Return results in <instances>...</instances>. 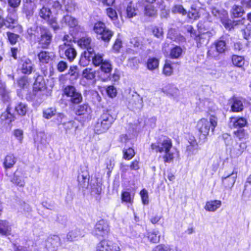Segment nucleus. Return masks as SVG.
Returning a JSON list of instances; mask_svg holds the SVG:
<instances>
[{"label": "nucleus", "instance_id": "20e7f679", "mask_svg": "<svg viewBox=\"0 0 251 251\" xmlns=\"http://www.w3.org/2000/svg\"><path fill=\"white\" fill-rule=\"evenodd\" d=\"M109 232L110 229L107 222L101 220L96 224L92 231V234L97 238L100 239L107 237Z\"/></svg>", "mask_w": 251, "mask_h": 251}, {"label": "nucleus", "instance_id": "79ce46f5", "mask_svg": "<svg viewBox=\"0 0 251 251\" xmlns=\"http://www.w3.org/2000/svg\"><path fill=\"white\" fill-rule=\"evenodd\" d=\"M34 9V3L32 2H26L24 4L23 11L26 16H30L33 14Z\"/></svg>", "mask_w": 251, "mask_h": 251}, {"label": "nucleus", "instance_id": "9d476101", "mask_svg": "<svg viewBox=\"0 0 251 251\" xmlns=\"http://www.w3.org/2000/svg\"><path fill=\"white\" fill-rule=\"evenodd\" d=\"M120 247L117 243L109 240H102L98 244L97 251H120Z\"/></svg>", "mask_w": 251, "mask_h": 251}, {"label": "nucleus", "instance_id": "ddd939ff", "mask_svg": "<svg viewBox=\"0 0 251 251\" xmlns=\"http://www.w3.org/2000/svg\"><path fill=\"white\" fill-rule=\"evenodd\" d=\"M60 23L62 26H68L70 28H75L76 29L80 28L77 19L68 14L63 16L60 21Z\"/></svg>", "mask_w": 251, "mask_h": 251}, {"label": "nucleus", "instance_id": "6ab92c4d", "mask_svg": "<svg viewBox=\"0 0 251 251\" xmlns=\"http://www.w3.org/2000/svg\"><path fill=\"white\" fill-rule=\"evenodd\" d=\"M54 57L55 54L52 52L42 51L38 54V58L39 62L42 64L48 63L50 60H52Z\"/></svg>", "mask_w": 251, "mask_h": 251}, {"label": "nucleus", "instance_id": "0e129e2a", "mask_svg": "<svg viewBox=\"0 0 251 251\" xmlns=\"http://www.w3.org/2000/svg\"><path fill=\"white\" fill-rule=\"evenodd\" d=\"M140 195L142 198V201L144 204H148L149 203L148 193L147 190L143 189L140 192Z\"/></svg>", "mask_w": 251, "mask_h": 251}, {"label": "nucleus", "instance_id": "423d86ee", "mask_svg": "<svg viewBox=\"0 0 251 251\" xmlns=\"http://www.w3.org/2000/svg\"><path fill=\"white\" fill-rule=\"evenodd\" d=\"M172 147L171 140L168 137H164L157 143H152L151 148L156 152H163L170 151Z\"/></svg>", "mask_w": 251, "mask_h": 251}, {"label": "nucleus", "instance_id": "c756f323", "mask_svg": "<svg viewBox=\"0 0 251 251\" xmlns=\"http://www.w3.org/2000/svg\"><path fill=\"white\" fill-rule=\"evenodd\" d=\"M212 105L213 103L208 99L200 100L198 103V106L201 111L212 109Z\"/></svg>", "mask_w": 251, "mask_h": 251}, {"label": "nucleus", "instance_id": "6e6d98bb", "mask_svg": "<svg viewBox=\"0 0 251 251\" xmlns=\"http://www.w3.org/2000/svg\"><path fill=\"white\" fill-rule=\"evenodd\" d=\"M56 110L53 108H48L43 111V116L45 118L49 119L55 115Z\"/></svg>", "mask_w": 251, "mask_h": 251}, {"label": "nucleus", "instance_id": "58836bf2", "mask_svg": "<svg viewBox=\"0 0 251 251\" xmlns=\"http://www.w3.org/2000/svg\"><path fill=\"white\" fill-rule=\"evenodd\" d=\"M82 76L88 80H92L95 77V71L91 68H86L82 72Z\"/></svg>", "mask_w": 251, "mask_h": 251}, {"label": "nucleus", "instance_id": "6e6552de", "mask_svg": "<svg viewBox=\"0 0 251 251\" xmlns=\"http://www.w3.org/2000/svg\"><path fill=\"white\" fill-rule=\"evenodd\" d=\"M226 49V43L222 40H217L211 46L207 52L209 56L216 57L219 53L224 52Z\"/></svg>", "mask_w": 251, "mask_h": 251}, {"label": "nucleus", "instance_id": "49530a36", "mask_svg": "<svg viewBox=\"0 0 251 251\" xmlns=\"http://www.w3.org/2000/svg\"><path fill=\"white\" fill-rule=\"evenodd\" d=\"M173 72V69L171 66L170 61H166L164 66L163 73L166 76L171 75Z\"/></svg>", "mask_w": 251, "mask_h": 251}, {"label": "nucleus", "instance_id": "69168bd1", "mask_svg": "<svg viewBox=\"0 0 251 251\" xmlns=\"http://www.w3.org/2000/svg\"><path fill=\"white\" fill-rule=\"evenodd\" d=\"M122 46V41L121 40V39L120 38V35H118V38H117L114 43L113 49L116 51H119Z\"/></svg>", "mask_w": 251, "mask_h": 251}, {"label": "nucleus", "instance_id": "dca6fc26", "mask_svg": "<svg viewBox=\"0 0 251 251\" xmlns=\"http://www.w3.org/2000/svg\"><path fill=\"white\" fill-rule=\"evenodd\" d=\"M60 49L64 50L65 55L67 58L70 61H72L75 58L77 53L76 50L69 44L64 43L63 46H60Z\"/></svg>", "mask_w": 251, "mask_h": 251}, {"label": "nucleus", "instance_id": "4468645a", "mask_svg": "<svg viewBox=\"0 0 251 251\" xmlns=\"http://www.w3.org/2000/svg\"><path fill=\"white\" fill-rule=\"evenodd\" d=\"M78 45L82 49H85L84 52L92 51L91 54L94 53V45L92 43V40L90 37H84L80 38L77 41Z\"/></svg>", "mask_w": 251, "mask_h": 251}, {"label": "nucleus", "instance_id": "338daca9", "mask_svg": "<svg viewBox=\"0 0 251 251\" xmlns=\"http://www.w3.org/2000/svg\"><path fill=\"white\" fill-rule=\"evenodd\" d=\"M67 63L63 61H59L57 65V70L60 72H64L67 68Z\"/></svg>", "mask_w": 251, "mask_h": 251}, {"label": "nucleus", "instance_id": "09e8293b", "mask_svg": "<svg viewBox=\"0 0 251 251\" xmlns=\"http://www.w3.org/2000/svg\"><path fill=\"white\" fill-rule=\"evenodd\" d=\"M186 14H187L188 18L192 20H197L200 17L198 10L193 6L191 7V10L187 12Z\"/></svg>", "mask_w": 251, "mask_h": 251}, {"label": "nucleus", "instance_id": "9b49d317", "mask_svg": "<svg viewBox=\"0 0 251 251\" xmlns=\"http://www.w3.org/2000/svg\"><path fill=\"white\" fill-rule=\"evenodd\" d=\"M238 169L234 167L231 172H226L222 176V181L224 184L228 182L227 186L231 188L233 186L237 176Z\"/></svg>", "mask_w": 251, "mask_h": 251}, {"label": "nucleus", "instance_id": "c03bdc74", "mask_svg": "<svg viewBox=\"0 0 251 251\" xmlns=\"http://www.w3.org/2000/svg\"><path fill=\"white\" fill-rule=\"evenodd\" d=\"M51 14L50 10L45 6H43L40 10L39 15L40 17L45 20H49Z\"/></svg>", "mask_w": 251, "mask_h": 251}, {"label": "nucleus", "instance_id": "4be33fe9", "mask_svg": "<svg viewBox=\"0 0 251 251\" xmlns=\"http://www.w3.org/2000/svg\"><path fill=\"white\" fill-rule=\"evenodd\" d=\"M246 147L247 146L245 143H241L239 145L233 147L230 151L231 156L234 157L240 156Z\"/></svg>", "mask_w": 251, "mask_h": 251}, {"label": "nucleus", "instance_id": "f3484780", "mask_svg": "<svg viewBox=\"0 0 251 251\" xmlns=\"http://www.w3.org/2000/svg\"><path fill=\"white\" fill-rule=\"evenodd\" d=\"M63 5H64L65 10L68 13L71 12L74 9L72 4L67 0H56L53 2L52 7L55 9H60Z\"/></svg>", "mask_w": 251, "mask_h": 251}, {"label": "nucleus", "instance_id": "a878e982", "mask_svg": "<svg viewBox=\"0 0 251 251\" xmlns=\"http://www.w3.org/2000/svg\"><path fill=\"white\" fill-rule=\"evenodd\" d=\"M247 121L243 118H231L230 121V126L235 128H241L247 124Z\"/></svg>", "mask_w": 251, "mask_h": 251}, {"label": "nucleus", "instance_id": "b1692460", "mask_svg": "<svg viewBox=\"0 0 251 251\" xmlns=\"http://www.w3.org/2000/svg\"><path fill=\"white\" fill-rule=\"evenodd\" d=\"M222 204V202L219 200L210 201L206 202L204 206V209L208 211L214 212L219 208Z\"/></svg>", "mask_w": 251, "mask_h": 251}, {"label": "nucleus", "instance_id": "3c124183", "mask_svg": "<svg viewBox=\"0 0 251 251\" xmlns=\"http://www.w3.org/2000/svg\"><path fill=\"white\" fill-rule=\"evenodd\" d=\"M124 158L126 160L131 159L135 155L134 150L131 148L123 150Z\"/></svg>", "mask_w": 251, "mask_h": 251}, {"label": "nucleus", "instance_id": "2f4dec72", "mask_svg": "<svg viewBox=\"0 0 251 251\" xmlns=\"http://www.w3.org/2000/svg\"><path fill=\"white\" fill-rule=\"evenodd\" d=\"M91 51L88 52H83L82 54L81 57L79 61V64L80 66L85 67L87 66L90 62L91 60V56L93 55L91 54Z\"/></svg>", "mask_w": 251, "mask_h": 251}, {"label": "nucleus", "instance_id": "a211bd4d", "mask_svg": "<svg viewBox=\"0 0 251 251\" xmlns=\"http://www.w3.org/2000/svg\"><path fill=\"white\" fill-rule=\"evenodd\" d=\"M143 106L142 98L137 94L132 96V100L129 102V106L133 110L140 109Z\"/></svg>", "mask_w": 251, "mask_h": 251}, {"label": "nucleus", "instance_id": "473e14b6", "mask_svg": "<svg viewBox=\"0 0 251 251\" xmlns=\"http://www.w3.org/2000/svg\"><path fill=\"white\" fill-rule=\"evenodd\" d=\"M11 181L17 186L21 187H23L25 184V180L23 179L21 174L17 171L15 173Z\"/></svg>", "mask_w": 251, "mask_h": 251}, {"label": "nucleus", "instance_id": "c85d7f7f", "mask_svg": "<svg viewBox=\"0 0 251 251\" xmlns=\"http://www.w3.org/2000/svg\"><path fill=\"white\" fill-rule=\"evenodd\" d=\"M100 67L101 72L105 74L106 77L109 78L112 70L111 64L108 60H105Z\"/></svg>", "mask_w": 251, "mask_h": 251}, {"label": "nucleus", "instance_id": "4c0bfd02", "mask_svg": "<svg viewBox=\"0 0 251 251\" xmlns=\"http://www.w3.org/2000/svg\"><path fill=\"white\" fill-rule=\"evenodd\" d=\"M182 53V49L179 46H176L171 49L170 56L171 58L177 59L181 56Z\"/></svg>", "mask_w": 251, "mask_h": 251}, {"label": "nucleus", "instance_id": "0eeeda50", "mask_svg": "<svg viewBox=\"0 0 251 251\" xmlns=\"http://www.w3.org/2000/svg\"><path fill=\"white\" fill-rule=\"evenodd\" d=\"M61 245L60 238L56 235H50L48 236L43 244L48 251H57Z\"/></svg>", "mask_w": 251, "mask_h": 251}, {"label": "nucleus", "instance_id": "7ed1b4c3", "mask_svg": "<svg viewBox=\"0 0 251 251\" xmlns=\"http://www.w3.org/2000/svg\"><path fill=\"white\" fill-rule=\"evenodd\" d=\"M93 30L97 34V38L105 42H109L113 35V32L107 28L105 24L101 22L95 24Z\"/></svg>", "mask_w": 251, "mask_h": 251}, {"label": "nucleus", "instance_id": "aec40b11", "mask_svg": "<svg viewBox=\"0 0 251 251\" xmlns=\"http://www.w3.org/2000/svg\"><path fill=\"white\" fill-rule=\"evenodd\" d=\"M10 100L8 92L6 89L5 83L0 80V101L8 103Z\"/></svg>", "mask_w": 251, "mask_h": 251}, {"label": "nucleus", "instance_id": "13d9d810", "mask_svg": "<svg viewBox=\"0 0 251 251\" xmlns=\"http://www.w3.org/2000/svg\"><path fill=\"white\" fill-rule=\"evenodd\" d=\"M34 85V88H38L40 90L44 87L45 82L42 76L39 75L36 78Z\"/></svg>", "mask_w": 251, "mask_h": 251}, {"label": "nucleus", "instance_id": "39448f33", "mask_svg": "<svg viewBox=\"0 0 251 251\" xmlns=\"http://www.w3.org/2000/svg\"><path fill=\"white\" fill-rule=\"evenodd\" d=\"M63 93L67 97L70 98V101L74 104L80 103L82 100L81 94L72 85H67L63 90Z\"/></svg>", "mask_w": 251, "mask_h": 251}, {"label": "nucleus", "instance_id": "5701e85b", "mask_svg": "<svg viewBox=\"0 0 251 251\" xmlns=\"http://www.w3.org/2000/svg\"><path fill=\"white\" fill-rule=\"evenodd\" d=\"M65 133L67 135H74L77 127L75 124V122L70 121L63 124Z\"/></svg>", "mask_w": 251, "mask_h": 251}, {"label": "nucleus", "instance_id": "cd10ccee", "mask_svg": "<svg viewBox=\"0 0 251 251\" xmlns=\"http://www.w3.org/2000/svg\"><path fill=\"white\" fill-rule=\"evenodd\" d=\"M79 184L82 187L84 188L87 186L89 180V176L87 172H82L78 174L77 177Z\"/></svg>", "mask_w": 251, "mask_h": 251}, {"label": "nucleus", "instance_id": "ea45409f", "mask_svg": "<svg viewBox=\"0 0 251 251\" xmlns=\"http://www.w3.org/2000/svg\"><path fill=\"white\" fill-rule=\"evenodd\" d=\"M243 109V105L242 101L238 99H234L233 103L231 106V110L233 112H239L242 111Z\"/></svg>", "mask_w": 251, "mask_h": 251}, {"label": "nucleus", "instance_id": "a19ab883", "mask_svg": "<svg viewBox=\"0 0 251 251\" xmlns=\"http://www.w3.org/2000/svg\"><path fill=\"white\" fill-rule=\"evenodd\" d=\"M157 10L151 4L147 5L145 7V14L149 17H153L156 14Z\"/></svg>", "mask_w": 251, "mask_h": 251}, {"label": "nucleus", "instance_id": "603ef678", "mask_svg": "<svg viewBox=\"0 0 251 251\" xmlns=\"http://www.w3.org/2000/svg\"><path fill=\"white\" fill-rule=\"evenodd\" d=\"M172 12L174 13H179L182 15H185L187 14L186 10L180 4L175 5L172 8Z\"/></svg>", "mask_w": 251, "mask_h": 251}, {"label": "nucleus", "instance_id": "393cba45", "mask_svg": "<svg viewBox=\"0 0 251 251\" xmlns=\"http://www.w3.org/2000/svg\"><path fill=\"white\" fill-rule=\"evenodd\" d=\"M11 226L7 221L0 220V234L8 235L11 234Z\"/></svg>", "mask_w": 251, "mask_h": 251}, {"label": "nucleus", "instance_id": "5fc2aeb1", "mask_svg": "<svg viewBox=\"0 0 251 251\" xmlns=\"http://www.w3.org/2000/svg\"><path fill=\"white\" fill-rule=\"evenodd\" d=\"M126 14L128 18H131L137 15V9L132 7L131 5H128L126 8Z\"/></svg>", "mask_w": 251, "mask_h": 251}, {"label": "nucleus", "instance_id": "1a4fd4ad", "mask_svg": "<svg viewBox=\"0 0 251 251\" xmlns=\"http://www.w3.org/2000/svg\"><path fill=\"white\" fill-rule=\"evenodd\" d=\"M40 37L38 40L39 44L41 48L47 49L51 43L52 34L50 31L45 27H40Z\"/></svg>", "mask_w": 251, "mask_h": 251}, {"label": "nucleus", "instance_id": "f03ea898", "mask_svg": "<svg viewBox=\"0 0 251 251\" xmlns=\"http://www.w3.org/2000/svg\"><path fill=\"white\" fill-rule=\"evenodd\" d=\"M115 119L108 111L102 113L95 125L94 130L98 134L106 132L112 126Z\"/></svg>", "mask_w": 251, "mask_h": 251}, {"label": "nucleus", "instance_id": "4d7b16f0", "mask_svg": "<svg viewBox=\"0 0 251 251\" xmlns=\"http://www.w3.org/2000/svg\"><path fill=\"white\" fill-rule=\"evenodd\" d=\"M106 14L111 20L113 21L117 20L118 18V15L116 11L114 9L111 7L107 8Z\"/></svg>", "mask_w": 251, "mask_h": 251}, {"label": "nucleus", "instance_id": "72a5a7b5", "mask_svg": "<svg viewBox=\"0 0 251 251\" xmlns=\"http://www.w3.org/2000/svg\"><path fill=\"white\" fill-rule=\"evenodd\" d=\"M91 60H92L93 64L96 67L100 66L104 61L102 54H96L94 51L93 54L91 56Z\"/></svg>", "mask_w": 251, "mask_h": 251}, {"label": "nucleus", "instance_id": "c9c22d12", "mask_svg": "<svg viewBox=\"0 0 251 251\" xmlns=\"http://www.w3.org/2000/svg\"><path fill=\"white\" fill-rule=\"evenodd\" d=\"M147 65L149 70H154L158 67L159 60L154 57L149 58L147 61Z\"/></svg>", "mask_w": 251, "mask_h": 251}, {"label": "nucleus", "instance_id": "bb28decb", "mask_svg": "<svg viewBox=\"0 0 251 251\" xmlns=\"http://www.w3.org/2000/svg\"><path fill=\"white\" fill-rule=\"evenodd\" d=\"M17 161V159L13 154L7 155L4 160L3 166L5 169H10L13 167Z\"/></svg>", "mask_w": 251, "mask_h": 251}, {"label": "nucleus", "instance_id": "e433bc0d", "mask_svg": "<svg viewBox=\"0 0 251 251\" xmlns=\"http://www.w3.org/2000/svg\"><path fill=\"white\" fill-rule=\"evenodd\" d=\"M9 106L7 108L6 111L2 113L1 115L0 118L2 121H5V123L10 124L14 120V117L13 115L9 111Z\"/></svg>", "mask_w": 251, "mask_h": 251}, {"label": "nucleus", "instance_id": "864d4df0", "mask_svg": "<svg viewBox=\"0 0 251 251\" xmlns=\"http://www.w3.org/2000/svg\"><path fill=\"white\" fill-rule=\"evenodd\" d=\"M122 202H126L131 203L133 201L130 193L129 192L124 191L122 193Z\"/></svg>", "mask_w": 251, "mask_h": 251}, {"label": "nucleus", "instance_id": "a18cd8bd", "mask_svg": "<svg viewBox=\"0 0 251 251\" xmlns=\"http://www.w3.org/2000/svg\"><path fill=\"white\" fill-rule=\"evenodd\" d=\"M244 13L242 7L234 5L232 9V14L233 17L238 18L241 17Z\"/></svg>", "mask_w": 251, "mask_h": 251}, {"label": "nucleus", "instance_id": "774afa93", "mask_svg": "<svg viewBox=\"0 0 251 251\" xmlns=\"http://www.w3.org/2000/svg\"><path fill=\"white\" fill-rule=\"evenodd\" d=\"M106 91L108 95L111 98H113L116 95V89L113 86H108L106 89Z\"/></svg>", "mask_w": 251, "mask_h": 251}, {"label": "nucleus", "instance_id": "412c9836", "mask_svg": "<svg viewBox=\"0 0 251 251\" xmlns=\"http://www.w3.org/2000/svg\"><path fill=\"white\" fill-rule=\"evenodd\" d=\"M84 235V232L83 230L75 228L74 230H72L67 234V239L69 241H73L83 237Z\"/></svg>", "mask_w": 251, "mask_h": 251}, {"label": "nucleus", "instance_id": "f704fd0d", "mask_svg": "<svg viewBox=\"0 0 251 251\" xmlns=\"http://www.w3.org/2000/svg\"><path fill=\"white\" fill-rule=\"evenodd\" d=\"M17 113L21 116L25 115L28 110L27 105L25 103L19 102L15 108Z\"/></svg>", "mask_w": 251, "mask_h": 251}, {"label": "nucleus", "instance_id": "8fccbe9b", "mask_svg": "<svg viewBox=\"0 0 251 251\" xmlns=\"http://www.w3.org/2000/svg\"><path fill=\"white\" fill-rule=\"evenodd\" d=\"M233 64L239 67H241L244 64V60L242 56L234 55L232 57Z\"/></svg>", "mask_w": 251, "mask_h": 251}, {"label": "nucleus", "instance_id": "f257e3e1", "mask_svg": "<svg viewBox=\"0 0 251 251\" xmlns=\"http://www.w3.org/2000/svg\"><path fill=\"white\" fill-rule=\"evenodd\" d=\"M217 118L213 115L210 116L209 121L205 118L199 120L197 125V129L200 133V138L205 140L209 135L210 129L212 132L214 131L217 126Z\"/></svg>", "mask_w": 251, "mask_h": 251}, {"label": "nucleus", "instance_id": "bf43d9fd", "mask_svg": "<svg viewBox=\"0 0 251 251\" xmlns=\"http://www.w3.org/2000/svg\"><path fill=\"white\" fill-rule=\"evenodd\" d=\"M152 32L153 35L158 38H162L163 37V31L161 27L157 26L154 27L152 29Z\"/></svg>", "mask_w": 251, "mask_h": 251}, {"label": "nucleus", "instance_id": "f8f14e48", "mask_svg": "<svg viewBox=\"0 0 251 251\" xmlns=\"http://www.w3.org/2000/svg\"><path fill=\"white\" fill-rule=\"evenodd\" d=\"M33 66V64L30 59L25 58L22 59L19 63L18 69L22 74L29 75L32 72Z\"/></svg>", "mask_w": 251, "mask_h": 251}, {"label": "nucleus", "instance_id": "2eb2a0df", "mask_svg": "<svg viewBox=\"0 0 251 251\" xmlns=\"http://www.w3.org/2000/svg\"><path fill=\"white\" fill-rule=\"evenodd\" d=\"M6 27L14 28L18 25V16L15 10L9 12L5 19Z\"/></svg>", "mask_w": 251, "mask_h": 251}, {"label": "nucleus", "instance_id": "37998d69", "mask_svg": "<svg viewBox=\"0 0 251 251\" xmlns=\"http://www.w3.org/2000/svg\"><path fill=\"white\" fill-rule=\"evenodd\" d=\"M18 85L20 88L25 89L28 88L30 83L27 77L23 76L18 81Z\"/></svg>", "mask_w": 251, "mask_h": 251}, {"label": "nucleus", "instance_id": "680f3d73", "mask_svg": "<svg viewBox=\"0 0 251 251\" xmlns=\"http://www.w3.org/2000/svg\"><path fill=\"white\" fill-rule=\"evenodd\" d=\"M7 35L9 41L12 45H14L16 43L19 37V35L9 32H7Z\"/></svg>", "mask_w": 251, "mask_h": 251}, {"label": "nucleus", "instance_id": "de8ad7c7", "mask_svg": "<svg viewBox=\"0 0 251 251\" xmlns=\"http://www.w3.org/2000/svg\"><path fill=\"white\" fill-rule=\"evenodd\" d=\"M159 231L157 230H153L148 233V239L153 243L159 242L160 235H158Z\"/></svg>", "mask_w": 251, "mask_h": 251}, {"label": "nucleus", "instance_id": "7c9ffc66", "mask_svg": "<svg viewBox=\"0 0 251 251\" xmlns=\"http://www.w3.org/2000/svg\"><path fill=\"white\" fill-rule=\"evenodd\" d=\"M90 107L87 104L79 105L76 109V114L78 115H88L91 113Z\"/></svg>", "mask_w": 251, "mask_h": 251}, {"label": "nucleus", "instance_id": "e2e57ef3", "mask_svg": "<svg viewBox=\"0 0 251 251\" xmlns=\"http://www.w3.org/2000/svg\"><path fill=\"white\" fill-rule=\"evenodd\" d=\"M234 135L239 140L245 139L247 136V134L246 133L244 129H240L236 131H234Z\"/></svg>", "mask_w": 251, "mask_h": 251}, {"label": "nucleus", "instance_id": "052dcab7", "mask_svg": "<svg viewBox=\"0 0 251 251\" xmlns=\"http://www.w3.org/2000/svg\"><path fill=\"white\" fill-rule=\"evenodd\" d=\"M165 154L164 155L163 158L165 163H170L174 159V153L170 150L164 152Z\"/></svg>", "mask_w": 251, "mask_h": 251}]
</instances>
